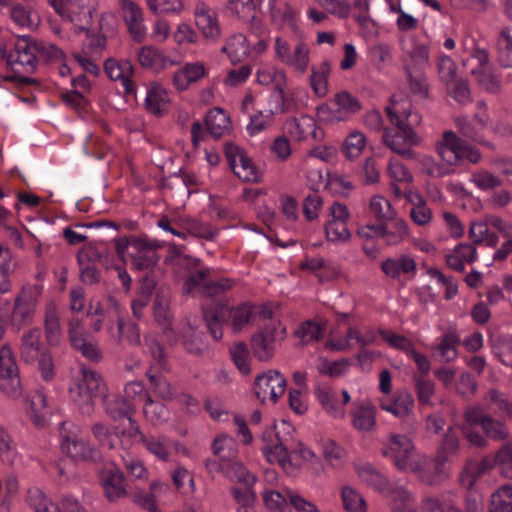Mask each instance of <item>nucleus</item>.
I'll return each mask as SVG.
<instances>
[{
	"label": "nucleus",
	"mask_w": 512,
	"mask_h": 512,
	"mask_svg": "<svg viewBox=\"0 0 512 512\" xmlns=\"http://www.w3.org/2000/svg\"><path fill=\"white\" fill-rule=\"evenodd\" d=\"M457 507L445 495H430L423 498L421 512H454Z\"/></svg>",
	"instance_id": "nucleus-64"
},
{
	"label": "nucleus",
	"mask_w": 512,
	"mask_h": 512,
	"mask_svg": "<svg viewBox=\"0 0 512 512\" xmlns=\"http://www.w3.org/2000/svg\"><path fill=\"white\" fill-rule=\"evenodd\" d=\"M381 270L392 279H399L402 275L414 277L417 273V264L410 255L401 254L384 260L381 263Z\"/></svg>",
	"instance_id": "nucleus-27"
},
{
	"label": "nucleus",
	"mask_w": 512,
	"mask_h": 512,
	"mask_svg": "<svg viewBox=\"0 0 512 512\" xmlns=\"http://www.w3.org/2000/svg\"><path fill=\"white\" fill-rule=\"evenodd\" d=\"M286 390V379L277 370H269L258 375L254 382V392L261 402L275 403Z\"/></svg>",
	"instance_id": "nucleus-12"
},
{
	"label": "nucleus",
	"mask_w": 512,
	"mask_h": 512,
	"mask_svg": "<svg viewBox=\"0 0 512 512\" xmlns=\"http://www.w3.org/2000/svg\"><path fill=\"white\" fill-rule=\"evenodd\" d=\"M412 380L419 404L434 407V402L432 401L436 392L434 381L425 375H413Z\"/></svg>",
	"instance_id": "nucleus-52"
},
{
	"label": "nucleus",
	"mask_w": 512,
	"mask_h": 512,
	"mask_svg": "<svg viewBox=\"0 0 512 512\" xmlns=\"http://www.w3.org/2000/svg\"><path fill=\"white\" fill-rule=\"evenodd\" d=\"M316 398L322 409L330 416L336 419L345 417V405L351 400L349 392L342 391V401L338 400V393L328 385H318L315 388Z\"/></svg>",
	"instance_id": "nucleus-18"
},
{
	"label": "nucleus",
	"mask_w": 512,
	"mask_h": 512,
	"mask_svg": "<svg viewBox=\"0 0 512 512\" xmlns=\"http://www.w3.org/2000/svg\"><path fill=\"white\" fill-rule=\"evenodd\" d=\"M410 233L408 223L398 215L389 222L383 223V240L387 245L396 246L401 244Z\"/></svg>",
	"instance_id": "nucleus-41"
},
{
	"label": "nucleus",
	"mask_w": 512,
	"mask_h": 512,
	"mask_svg": "<svg viewBox=\"0 0 512 512\" xmlns=\"http://www.w3.org/2000/svg\"><path fill=\"white\" fill-rule=\"evenodd\" d=\"M108 307L104 308L101 303L96 302L95 304L91 302L88 316H90L93 321L91 323V327L94 332H99L105 321H116L119 317V305L115 298L109 297Z\"/></svg>",
	"instance_id": "nucleus-28"
},
{
	"label": "nucleus",
	"mask_w": 512,
	"mask_h": 512,
	"mask_svg": "<svg viewBox=\"0 0 512 512\" xmlns=\"http://www.w3.org/2000/svg\"><path fill=\"white\" fill-rule=\"evenodd\" d=\"M286 327L281 323L265 326L251 338V349L255 358L261 362L270 361L278 346L286 338Z\"/></svg>",
	"instance_id": "nucleus-8"
},
{
	"label": "nucleus",
	"mask_w": 512,
	"mask_h": 512,
	"mask_svg": "<svg viewBox=\"0 0 512 512\" xmlns=\"http://www.w3.org/2000/svg\"><path fill=\"white\" fill-rule=\"evenodd\" d=\"M68 327L69 339L73 348L88 360L98 362L101 359V351L97 342L85 331L81 320L72 318Z\"/></svg>",
	"instance_id": "nucleus-14"
},
{
	"label": "nucleus",
	"mask_w": 512,
	"mask_h": 512,
	"mask_svg": "<svg viewBox=\"0 0 512 512\" xmlns=\"http://www.w3.org/2000/svg\"><path fill=\"white\" fill-rule=\"evenodd\" d=\"M221 51L229 57L230 61L235 64L241 62L248 57L250 52V46L246 39V36L241 33L231 35L225 45L221 48Z\"/></svg>",
	"instance_id": "nucleus-42"
},
{
	"label": "nucleus",
	"mask_w": 512,
	"mask_h": 512,
	"mask_svg": "<svg viewBox=\"0 0 512 512\" xmlns=\"http://www.w3.org/2000/svg\"><path fill=\"white\" fill-rule=\"evenodd\" d=\"M494 458L500 475L512 480V440L499 448Z\"/></svg>",
	"instance_id": "nucleus-63"
},
{
	"label": "nucleus",
	"mask_w": 512,
	"mask_h": 512,
	"mask_svg": "<svg viewBox=\"0 0 512 512\" xmlns=\"http://www.w3.org/2000/svg\"><path fill=\"white\" fill-rule=\"evenodd\" d=\"M139 64L148 69L160 71L167 66L174 65L169 57H167L162 50L152 45L143 46L138 52Z\"/></svg>",
	"instance_id": "nucleus-35"
},
{
	"label": "nucleus",
	"mask_w": 512,
	"mask_h": 512,
	"mask_svg": "<svg viewBox=\"0 0 512 512\" xmlns=\"http://www.w3.org/2000/svg\"><path fill=\"white\" fill-rule=\"evenodd\" d=\"M206 74L207 70L202 62H188L174 72L172 84L177 91L183 92L199 82Z\"/></svg>",
	"instance_id": "nucleus-23"
},
{
	"label": "nucleus",
	"mask_w": 512,
	"mask_h": 512,
	"mask_svg": "<svg viewBox=\"0 0 512 512\" xmlns=\"http://www.w3.org/2000/svg\"><path fill=\"white\" fill-rule=\"evenodd\" d=\"M360 101L348 91H340L334 95L328 104L318 108L320 118L327 123L348 121L361 110Z\"/></svg>",
	"instance_id": "nucleus-9"
},
{
	"label": "nucleus",
	"mask_w": 512,
	"mask_h": 512,
	"mask_svg": "<svg viewBox=\"0 0 512 512\" xmlns=\"http://www.w3.org/2000/svg\"><path fill=\"white\" fill-rule=\"evenodd\" d=\"M225 156L234 174L245 182H257L259 173L252 160L237 145L226 143Z\"/></svg>",
	"instance_id": "nucleus-13"
},
{
	"label": "nucleus",
	"mask_w": 512,
	"mask_h": 512,
	"mask_svg": "<svg viewBox=\"0 0 512 512\" xmlns=\"http://www.w3.org/2000/svg\"><path fill=\"white\" fill-rule=\"evenodd\" d=\"M477 259V249L467 243H461L445 255V262L449 268L457 272H464L466 263H473Z\"/></svg>",
	"instance_id": "nucleus-33"
},
{
	"label": "nucleus",
	"mask_w": 512,
	"mask_h": 512,
	"mask_svg": "<svg viewBox=\"0 0 512 512\" xmlns=\"http://www.w3.org/2000/svg\"><path fill=\"white\" fill-rule=\"evenodd\" d=\"M256 80L261 85H273L278 97L281 101H284V90L287 84V77L284 70L277 69L273 66H263L257 70Z\"/></svg>",
	"instance_id": "nucleus-34"
},
{
	"label": "nucleus",
	"mask_w": 512,
	"mask_h": 512,
	"mask_svg": "<svg viewBox=\"0 0 512 512\" xmlns=\"http://www.w3.org/2000/svg\"><path fill=\"white\" fill-rule=\"evenodd\" d=\"M460 338L456 332L445 333L437 346L433 349L438 352L439 361L450 363L457 358V346Z\"/></svg>",
	"instance_id": "nucleus-51"
},
{
	"label": "nucleus",
	"mask_w": 512,
	"mask_h": 512,
	"mask_svg": "<svg viewBox=\"0 0 512 512\" xmlns=\"http://www.w3.org/2000/svg\"><path fill=\"white\" fill-rule=\"evenodd\" d=\"M74 425L70 422L60 424L61 449L75 460H90L94 458L96 450L86 441L77 438L72 431Z\"/></svg>",
	"instance_id": "nucleus-15"
},
{
	"label": "nucleus",
	"mask_w": 512,
	"mask_h": 512,
	"mask_svg": "<svg viewBox=\"0 0 512 512\" xmlns=\"http://www.w3.org/2000/svg\"><path fill=\"white\" fill-rule=\"evenodd\" d=\"M223 474L233 482L243 483L245 487H251L255 483V477L236 458L235 460L222 463Z\"/></svg>",
	"instance_id": "nucleus-48"
},
{
	"label": "nucleus",
	"mask_w": 512,
	"mask_h": 512,
	"mask_svg": "<svg viewBox=\"0 0 512 512\" xmlns=\"http://www.w3.org/2000/svg\"><path fill=\"white\" fill-rule=\"evenodd\" d=\"M416 198L417 201L413 202L409 211L410 218L417 226L427 227L432 222L433 212L421 195H417Z\"/></svg>",
	"instance_id": "nucleus-61"
},
{
	"label": "nucleus",
	"mask_w": 512,
	"mask_h": 512,
	"mask_svg": "<svg viewBox=\"0 0 512 512\" xmlns=\"http://www.w3.org/2000/svg\"><path fill=\"white\" fill-rule=\"evenodd\" d=\"M44 330L46 341L51 346H56L62 338L59 309L55 302L46 303L44 308Z\"/></svg>",
	"instance_id": "nucleus-31"
},
{
	"label": "nucleus",
	"mask_w": 512,
	"mask_h": 512,
	"mask_svg": "<svg viewBox=\"0 0 512 512\" xmlns=\"http://www.w3.org/2000/svg\"><path fill=\"white\" fill-rule=\"evenodd\" d=\"M466 420L470 424H479L487 439L505 441L510 436L505 422L494 418L491 413L485 411L479 404L466 408Z\"/></svg>",
	"instance_id": "nucleus-11"
},
{
	"label": "nucleus",
	"mask_w": 512,
	"mask_h": 512,
	"mask_svg": "<svg viewBox=\"0 0 512 512\" xmlns=\"http://www.w3.org/2000/svg\"><path fill=\"white\" fill-rule=\"evenodd\" d=\"M455 125L463 137L492 148V144L484 140L483 130L481 127L477 125L476 121L472 120L468 116H459L455 118Z\"/></svg>",
	"instance_id": "nucleus-49"
},
{
	"label": "nucleus",
	"mask_w": 512,
	"mask_h": 512,
	"mask_svg": "<svg viewBox=\"0 0 512 512\" xmlns=\"http://www.w3.org/2000/svg\"><path fill=\"white\" fill-rule=\"evenodd\" d=\"M356 472L362 482L380 493L387 494L392 488L388 479L370 463L356 465Z\"/></svg>",
	"instance_id": "nucleus-36"
},
{
	"label": "nucleus",
	"mask_w": 512,
	"mask_h": 512,
	"mask_svg": "<svg viewBox=\"0 0 512 512\" xmlns=\"http://www.w3.org/2000/svg\"><path fill=\"white\" fill-rule=\"evenodd\" d=\"M408 160L417 162L422 172L433 178H441L449 173L446 167L427 154L416 152V157L409 158Z\"/></svg>",
	"instance_id": "nucleus-60"
},
{
	"label": "nucleus",
	"mask_w": 512,
	"mask_h": 512,
	"mask_svg": "<svg viewBox=\"0 0 512 512\" xmlns=\"http://www.w3.org/2000/svg\"><path fill=\"white\" fill-rule=\"evenodd\" d=\"M260 1L267 6L273 22L279 25H294L295 12L289 4L281 3L280 5H277L276 0Z\"/></svg>",
	"instance_id": "nucleus-56"
},
{
	"label": "nucleus",
	"mask_w": 512,
	"mask_h": 512,
	"mask_svg": "<svg viewBox=\"0 0 512 512\" xmlns=\"http://www.w3.org/2000/svg\"><path fill=\"white\" fill-rule=\"evenodd\" d=\"M483 401L487 412L491 411L496 415L510 413L508 397L496 388L488 389L483 396Z\"/></svg>",
	"instance_id": "nucleus-58"
},
{
	"label": "nucleus",
	"mask_w": 512,
	"mask_h": 512,
	"mask_svg": "<svg viewBox=\"0 0 512 512\" xmlns=\"http://www.w3.org/2000/svg\"><path fill=\"white\" fill-rule=\"evenodd\" d=\"M488 512H512V484H504L491 494Z\"/></svg>",
	"instance_id": "nucleus-50"
},
{
	"label": "nucleus",
	"mask_w": 512,
	"mask_h": 512,
	"mask_svg": "<svg viewBox=\"0 0 512 512\" xmlns=\"http://www.w3.org/2000/svg\"><path fill=\"white\" fill-rule=\"evenodd\" d=\"M104 70L111 80L121 81L126 94L134 93L135 86L132 80L134 67L130 61H117L112 58L107 59L104 64Z\"/></svg>",
	"instance_id": "nucleus-24"
},
{
	"label": "nucleus",
	"mask_w": 512,
	"mask_h": 512,
	"mask_svg": "<svg viewBox=\"0 0 512 512\" xmlns=\"http://www.w3.org/2000/svg\"><path fill=\"white\" fill-rule=\"evenodd\" d=\"M385 111L394 128L384 130L382 142L394 153L407 160L416 157L413 147L419 145L422 139L413 126L420 123V116L411 110L399 112L391 106H387Z\"/></svg>",
	"instance_id": "nucleus-1"
},
{
	"label": "nucleus",
	"mask_w": 512,
	"mask_h": 512,
	"mask_svg": "<svg viewBox=\"0 0 512 512\" xmlns=\"http://www.w3.org/2000/svg\"><path fill=\"white\" fill-rule=\"evenodd\" d=\"M195 24L202 36L212 42H217L222 34L217 13L205 2L198 1L194 9Z\"/></svg>",
	"instance_id": "nucleus-16"
},
{
	"label": "nucleus",
	"mask_w": 512,
	"mask_h": 512,
	"mask_svg": "<svg viewBox=\"0 0 512 512\" xmlns=\"http://www.w3.org/2000/svg\"><path fill=\"white\" fill-rule=\"evenodd\" d=\"M0 390L13 399L22 395L19 369L12 349L8 344L0 347Z\"/></svg>",
	"instance_id": "nucleus-10"
},
{
	"label": "nucleus",
	"mask_w": 512,
	"mask_h": 512,
	"mask_svg": "<svg viewBox=\"0 0 512 512\" xmlns=\"http://www.w3.org/2000/svg\"><path fill=\"white\" fill-rule=\"evenodd\" d=\"M439 156L450 165L461 161L477 164L481 160V153L465 143L454 131H445L440 141L436 143Z\"/></svg>",
	"instance_id": "nucleus-6"
},
{
	"label": "nucleus",
	"mask_w": 512,
	"mask_h": 512,
	"mask_svg": "<svg viewBox=\"0 0 512 512\" xmlns=\"http://www.w3.org/2000/svg\"><path fill=\"white\" fill-rule=\"evenodd\" d=\"M179 264L185 267L188 272L183 282V291L186 294L197 293L201 295L204 286L210 275V269L207 267H198L199 259L184 256L179 259Z\"/></svg>",
	"instance_id": "nucleus-17"
},
{
	"label": "nucleus",
	"mask_w": 512,
	"mask_h": 512,
	"mask_svg": "<svg viewBox=\"0 0 512 512\" xmlns=\"http://www.w3.org/2000/svg\"><path fill=\"white\" fill-rule=\"evenodd\" d=\"M369 211L380 223L389 222L390 219H394V217L398 215L391 202L384 196L378 194L371 197Z\"/></svg>",
	"instance_id": "nucleus-53"
},
{
	"label": "nucleus",
	"mask_w": 512,
	"mask_h": 512,
	"mask_svg": "<svg viewBox=\"0 0 512 512\" xmlns=\"http://www.w3.org/2000/svg\"><path fill=\"white\" fill-rule=\"evenodd\" d=\"M400 46L403 52L405 68L407 66L410 68L413 66L414 68L423 69L429 66V47L419 42L415 36H411L408 39L401 38Z\"/></svg>",
	"instance_id": "nucleus-19"
},
{
	"label": "nucleus",
	"mask_w": 512,
	"mask_h": 512,
	"mask_svg": "<svg viewBox=\"0 0 512 512\" xmlns=\"http://www.w3.org/2000/svg\"><path fill=\"white\" fill-rule=\"evenodd\" d=\"M387 496L390 499L392 512H417L415 499L405 487H392Z\"/></svg>",
	"instance_id": "nucleus-43"
},
{
	"label": "nucleus",
	"mask_w": 512,
	"mask_h": 512,
	"mask_svg": "<svg viewBox=\"0 0 512 512\" xmlns=\"http://www.w3.org/2000/svg\"><path fill=\"white\" fill-rule=\"evenodd\" d=\"M383 457L392 461L394 466L400 471L408 472L409 469H416V459H414V444L409 437L402 434H390L383 443L381 449Z\"/></svg>",
	"instance_id": "nucleus-7"
},
{
	"label": "nucleus",
	"mask_w": 512,
	"mask_h": 512,
	"mask_svg": "<svg viewBox=\"0 0 512 512\" xmlns=\"http://www.w3.org/2000/svg\"><path fill=\"white\" fill-rule=\"evenodd\" d=\"M230 492L237 504L236 512H255L257 495L251 487H231Z\"/></svg>",
	"instance_id": "nucleus-59"
},
{
	"label": "nucleus",
	"mask_w": 512,
	"mask_h": 512,
	"mask_svg": "<svg viewBox=\"0 0 512 512\" xmlns=\"http://www.w3.org/2000/svg\"><path fill=\"white\" fill-rule=\"evenodd\" d=\"M101 483L104 494L110 502H115L127 494L124 475L116 466H107L102 470Z\"/></svg>",
	"instance_id": "nucleus-22"
},
{
	"label": "nucleus",
	"mask_w": 512,
	"mask_h": 512,
	"mask_svg": "<svg viewBox=\"0 0 512 512\" xmlns=\"http://www.w3.org/2000/svg\"><path fill=\"white\" fill-rule=\"evenodd\" d=\"M315 120L307 115L300 117H292L285 121L283 129L290 137L296 141L306 139L309 135H312L314 139L317 138Z\"/></svg>",
	"instance_id": "nucleus-29"
},
{
	"label": "nucleus",
	"mask_w": 512,
	"mask_h": 512,
	"mask_svg": "<svg viewBox=\"0 0 512 512\" xmlns=\"http://www.w3.org/2000/svg\"><path fill=\"white\" fill-rule=\"evenodd\" d=\"M146 376L152 387L153 392L164 401H172L176 398L174 388L162 375L154 372L152 365L146 372Z\"/></svg>",
	"instance_id": "nucleus-55"
},
{
	"label": "nucleus",
	"mask_w": 512,
	"mask_h": 512,
	"mask_svg": "<svg viewBox=\"0 0 512 512\" xmlns=\"http://www.w3.org/2000/svg\"><path fill=\"white\" fill-rule=\"evenodd\" d=\"M102 400L106 414L114 421L128 418L135 412L134 406L122 396L105 393Z\"/></svg>",
	"instance_id": "nucleus-38"
},
{
	"label": "nucleus",
	"mask_w": 512,
	"mask_h": 512,
	"mask_svg": "<svg viewBox=\"0 0 512 512\" xmlns=\"http://www.w3.org/2000/svg\"><path fill=\"white\" fill-rule=\"evenodd\" d=\"M331 73V64L328 60L320 62L311 67L309 83L313 93L319 97H325L329 92V76Z\"/></svg>",
	"instance_id": "nucleus-37"
},
{
	"label": "nucleus",
	"mask_w": 512,
	"mask_h": 512,
	"mask_svg": "<svg viewBox=\"0 0 512 512\" xmlns=\"http://www.w3.org/2000/svg\"><path fill=\"white\" fill-rule=\"evenodd\" d=\"M33 44L27 42L18 43L14 51L7 57V64L16 74H32L36 70L37 58Z\"/></svg>",
	"instance_id": "nucleus-20"
},
{
	"label": "nucleus",
	"mask_w": 512,
	"mask_h": 512,
	"mask_svg": "<svg viewBox=\"0 0 512 512\" xmlns=\"http://www.w3.org/2000/svg\"><path fill=\"white\" fill-rule=\"evenodd\" d=\"M25 410L36 427H43L45 424V415L43 413L47 406L46 397L41 391L30 393L25 399Z\"/></svg>",
	"instance_id": "nucleus-44"
},
{
	"label": "nucleus",
	"mask_w": 512,
	"mask_h": 512,
	"mask_svg": "<svg viewBox=\"0 0 512 512\" xmlns=\"http://www.w3.org/2000/svg\"><path fill=\"white\" fill-rule=\"evenodd\" d=\"M351 424L360 433H370L375 430L376 408L369 401L354 402L350 411Z\"/></svg>",
	"instance_id": "nucleus-21"
},
{
	"label": "nucleus",
	"mask_w": 512,
	"mask_h": 512,
	"mask_svg": "<svg viewBox=\"0 0 512 512\" xmlns=\"http://www.w3.org/2000/svg\"><path fill=\"white\" fill-rule=\"evenodd\" d=\"M416 466V469H409L408 472L417 474L418 479L429 486L438 485L448 478V472L436 460L433 467L430 468L427 465V458L422 457L417 459Z\"/></svg>",
	"instance_id": "nucleus-32"
},
{
	"label": "nucleus",
	"mask_w": 512,
	"mask_h": 512,
	"mask_svg": "<svg viewBox=\"0 0 512 512\" xmlns=\"http://www.w3.org/2000/svg\"><path fill=\"white\" fill-rule=\"evenodd\" d=\"M461 441L459 435L449 427L443 437V440L437 450L435 460L439 465L453 463L460 455Z\"/></svg>",
	"instance_id": "nucleus-30"
},
{
	"label": "nucleus",
	"mask_w": 512,
	"mask_h": 512,
	"mask_svg": "<svg viewBox=\"0 0 512 512\" xmlns=\"http://www.w3.org/2000/svg\"><path fill=\"white\" fill-rule=\"evenodd\" d=\"M27 501L35 512H61L56 504H53L45 493L33 488L28 491Z\"/></svg>",
	"instance_id": "nucleus-62"
},
{
	"label": "nucleus",
	"mask_w": 512,
	"mask_h": 512,
	"mask_svg": "<svg viewBox=\"0 0 512 512\" xmlns=\"http://www.w3.org/2000/svg\"><path fill=\"white\" fill-rule=\"evenodd\" d=\"M107 393V385L102 376L92 369L82 368L81 377L69 388V395L83 415H91L95 399Z\"/></svg>",
	"instance_id": "nucleus-2"
},
{
	"label": "nucleus",
	"mask_w": 512,
	"mask_h": 512,
	"mask_svg": "<svg viewBox=\"0 0 512 512\" xmlns=\"http://www.w3.org/2000/svg\"><path fill=\"white\" fill-rule=\"evenodd\" d=\"M134 252L131 254L132 266L141 271L153 267L158 261L156 246L146 239H134L130 243Z\"/></svg>",
	"instance_id": "nucleus-25"
},
{
	"label": "nucleus",
	"mask_w": 512,
	"mask_h": 512,
	"mask_svg": "<svg viewBox=\"0 0 512 512\" xmlns=\"http://www.w3.org/2000/svg\"><path fill=\"white\" fill-rule=\"evenodd\" d=\"M169 103V95L165 88L160 85L152 86L145 98L146 109L157 116H161Z\"/></svg>",
	"instance_id": "nucleus-47"
},
{
	"label": "nucleus",
	"mask_w": 512,
	"mask_h": 512,
	"mask_svg": "<svg viewBox=\"0 0 512 512\" xmlns=\"http://www.w3.org/2000/svg\"><path fill=\"white\" fill-rule=\"evenodd\" d=\"M206 129L214 138H220L231 130V122L228 114L221 108L211 109L205 117Z\"/></svg>",
	"instance_id": "nucleus-39"
},
{
	"label": "nucleus",
	"mask_w": 512,
	"mask_h": 512,
	"mask_svg": "<svg viewBox=\"0 0 512 512\" xmlns=\"http://www.w3.org/2000/svg\"><path fill=\"white\" fill-rule=\"evenodd\" d=\"M211 451L218 460L226 463L238 457V444L232 436L221 433L211 443Z\"/></svg>",
	"instance_id": "nucleus-40"
},
{
	"label": "nucleus",
	"mask_w": 512,
	"mask_h": 512,
	"mask_svg": "<svg viewBox=\"0 0 512 512\" xmlns=\"http://www.w3.org/2000/svg\"><path fill=\"white\" fill-rule=\"evenodd\" d=\"M19 353L23 362L38 368L44 380L52 379L54 365L50 352L42 342V331L40 328L33 327L22 334Z\"/></svg>",
	"instance_id": "nucleus-3"
},
{
	"label": "nucleus",
	"mask_w": 512,
	"mask_h": 512,
	"mask_svg": "<svg viewBox=\"0 0 512 512\" xmlns=\"http://www.w3.org/2000/svg\"><path fill=\"white\" fill-rule=\"evenodd\" d=\"M414 405V398L407 390L397 391L391 399L380 400L382 410L400 419L411 416L413 414Z\"/></svg>",
	"instance_id": "nucleus-26"
},
{
	"label": "nucleus",
	"mask_w": 512,
	"mask_h": 512,
	"mask_svg": "<svg viewBox=\"0 0 512 512\" xmlns=\"http://www.w3.org/2000/svg\"><path fill=\"white\" fill-rule=\"evenodd\" d=\"M42 283H26L14 299L10 323L17 330L34 321L37 306L43 293Z\"/></svg>",
	"instance_id": "nucleus-4"
},
{
	"label": "nucleus",
	"mask_w": 512,
	"mask_h": 512,
	"mask_svg": "<svg viewBox=\"0 0 512 512\" xmlns=\"http://www.w3.org/2000/svg\"><path fill=\"white\" fill-rule=\"evenodd\" d=\"M62 19L71 22L78 31L87 30L96 11V0H48Z\"/></svg>",
	"instance_id": "nucleus-5"
},
{
	"label": "nucleus",
	"mask_w": 512,
	"mask_h": 512,
	"mask_svg": "<svg viewBox=\"0 0 512 512\" xmlns=\"http://www.w3.org/2000/svg\"><path fill=\"white\" fill-rule=\"evenodd\" d=\"M309 63V46L305 42L299 41L291 50L284 64L291 67L296 73L303 75L307 71Z\"/></svg>",
	"instance_id": "nucleus-46"
},
{
	"label": "nucleus",
	"mask_w": 512,
	"mask_h": 512,
	"mask_svg": "<svg viewBox=\"0 0 512 512\" xmlns=\"http://www.w3.org/2000/svg\"><path fill=\"white\" fill-rule=\"evenodd\" d=\"M495 467H497L495 458L489 456L482 458L475 464H468L466 467V472L469 475L468 489H471L478 480L488 477Z\"/></svg>",
	"instance_id": "nucleus-54"
},
{
	"label": "nucleus",
	"mask_w": 512,
	"mask_h": 512,
	"mask_svg": "<svg viewBox=\"0 0 512 512\" xmlns=\"http://www.w3.org/2000/svg\"><path fill=\"white\" fill-rule=\"evenodd\" d=\"M497 60L502 67L512 68V30L503 28L497 38Z\"/></svg>",
	"instance_id": "nucleus-57"
},
{
	"label": "nucleus",
	"mask_w": 512,
	"mask_h": 512,
	"mask_svg": "<svg viewBox=\"0 0 512 512\" xmlns=\"http://www.w3.org/2000/svg\"><path fill=\"white\" fill-rule=\"evenodd\" d=\"M367 145V138L359 130L350 132L341 145V153L345 158L353 161L361 156Z\"/></svg>",
	"instance_id": "nucleus-45"
}]
</instances>
